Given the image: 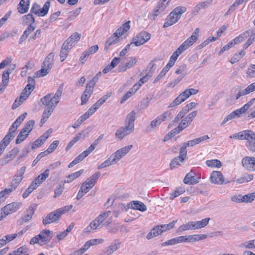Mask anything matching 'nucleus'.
<instances>
[{
	"label": "nucleus",
	"mask_w": 255,
	"mask_h": 255,
	"mask_svg": "<svg viewBox=\"0 0 255 255\" xmlns=\"http://www.w3.org/2000/svg\"><path fill=\"white\" fill-rule=\"evenodd\" d=\"M72 207L73 206L72 205H67L50 213L43 219V224L46 225L54 222H57L62 215L69 211Z\"/></svg>",
	"instance_id": "1"
},
{
	"label": "nucleus",
	"mask_w": 255,
	"mask_h": 255,
	"mask_svg": "<svg viewBox=\"0 0 255 255\" xmlns=\"http://www.w3.org/2000/svg\"><path fill=\"white\" fill-rule=\"evenodd\" d=\"M210 220V218H206L201 221L188 222L185 224L180 226L177 229L176 232L177 233H181L187 230H196L204 228L208 224Z\"/></svg>",
	"instance_id": "2"
},
{
	"label": "nucleus",
	"mask_w": 255,
	"mask_h": 255,
	"mask_svg": "<svg viewBox=\"0 0 255 255\" xmlns=\"http://www.w3.org/2000/svg\"><path fill=\"white\" fill-rule=\"evenodd\" d=\"M186 11V8L184 6H180L174 8L166 18V21L164 23L163 27L166 28L177 22L180 18L182 14Z\"/></svg>",
	"instance_id": "3"
},
{
	"label": "nucleus",
	"mask_w": 255,
	"mask_h": 255,
	"mask_svg": "<svg viewBox=\"0 0 255 255\" xmlns=\"http://www.w3.org/2000/svg\"><path fill=\"white\" fill-rule=\"evenodd\" d=\"M15 64H10L3 72L2 75V81L0 83V95L4 91L8 85L9 79V74L15 69Z\"/></svg>",
	"instance_id": "4"
},
{
	"label": "nucleus",
	"mask_w": 255,
	"mask_h": 255,
	"mask_svg": "<svg viewBox=\"0 0 255 255\" xmlns=\"http://www.w3.org/2000/svg\"><path fill=\"white\" fill-rule=\"evenodd\" d=\"M150 37V33L146 31H141L132 38L131 43H134L135 46H139L148 41Z\"/></svg>",
	"instance_id": "5"
},
{
	"label": "nucleus",
	"mask_w": 255,
	"mask_h": 255,
	"mask_svg": "<svg viewBox=\"0 0 255 255\" xmlns=\"http://www.w3.org/2000/svg\"><path fill=\"white\" fill-rule=\"evenodd\" d=\"M132 146V145L126 146L118 149L115 152L113 153L111 155V157L112 158V163H115V164H116L123 156H125L129 152Z\"/></svg>",
	"instance_id": "6"
},
{
	"label": "nucleus",
	"mask_w": 255,
	"mask_h": 255,
	"mask_svg": "<svg viewBox=\"0 0 255 255\" xmlns=\"http://www.w3.org/2000/svg\"><path fill=\"white\" fill-rule=\"evenodd\" d=\"M238 91L237 94V99H239L241 97L249 94L252 92L255 91V82L249 85L245 89L241 90L240 86L235 87L232 89V92Z\"/></svg>",
	"instance_id": "7"
},
{
	"label": "nucleus",
	"mask_w": 255,
	"mask_h": 255,
	"mask_svg": "<svg viewBox=\"0 0 255 255\" xmlns=\"http://www.w3.org/2000/svg\"><path fill=\"white\" fill-rule=\"evenodd\" d=\"M169 117V114L168 112H165L161 115L158 116L154 120L150 123V126L146 128V131L149 132L151 130V128H154L160 125L162 122L166 121Z\"/></svg>",
	"instance_id": "8"
},
{
	"label": "nucleus",
	"mask_w": 255,
	"mask_h": 255,
	"mask_svg": "<svg viewBox=\"0 0 255 255\" xmlns=\"http://www.w3.org/2000/svg\"><path fill=\"white\" fill-rule=\"evenodd\" d=\"M26 170V167H21L19 170L17 171V173L14 176L13 178L11 183V188L12 189V191L15 190L16 188L18 186L20 182L22 181L23 178V174H24Z\"/></svg>",
	"instance_id": "9"
},
{
	"label": "nucleus",
	"mask_w": 255,
	"mask_h": 255,
	"mask_svg": "<svg viewBox=\"0 0 255 255\" xmlns=\"http://www.w3.org/2000/svg\"><path fill=\"white\" fill-rule=\"evenodd\" d=\"M26 115L27 113L25 112L19 116L11 126L8 129L7 133L14 137L16 135V131L17 128L19 127L22 122L25 119Z\"/></svg>",
	"instance_id": "10"
},
{
	"label": "nucleus",
	"mask_w": 255,
	"mask_h": 255,
	"mask_svg": "<svg viewBox=\"0 0 255 255\" xmlns=\"http://www.w3.org/2000/svg\"><path fill=\"white\" fill-rule=\"evenodd\" d=\"M49 175V170L46 169L43 173L39 175L30 184V187L32 188L33 190L36 189L40 186L45 180L48 177Z\"/></svg>",
	"instance_id": "11"
},
{
	"label": "nucleus",
	"mask_w": 255,
	"mask_h": 255,
	"mask_svg": "<svg viewBox=\"0 0 255 255\" xmlns=\"http://www.w3.org/2000/svg\"><path fill=\"white\" fill-rule=\"evenodd\" d=\"M37 205L32 204L24 212V215L20 218L19 225L30 221L36 209Z\"/></svg>",
	"instance_id": "12"
},
{
	"label": "nucleus",
	"mask_w": 255,
	"mask_h": 255,
	"mask_svg": "<svg viewBox=\"0 0 255 255\" xmlns=\"http://www.w3.org/2000/svg\"><path fill=\"white\" fill-rule=\"evenodd\" d=\"M126 62L122 63L118 68V72H124L127 69L133 67L137 63V59L135 57H131L127 58Z\"/></svg>",
	"instance_id": "13"
},
{
	"label": "nucleus",
	"mask_w": 255,
	"mask_h": 255,
	"mask_svg": "<svg viewBox=\"0 0 255 255\" xmlns=\"http://www.w3.org/2000/svg\"><path fill=\"white\" fill-rule=\"evenodd\" d=\"M135 120L136 113L134 111H132L127 115L125 121V125L123 127L133 132Z\"/></svg>",
	"instance_id": "14"
},
{
	"label": "nucleus",
	"mask_w": 255,
	"mask_h": 255,
	"mask_svg": "<svg viewBox=\"0 0 255 255\" xmlns=\"http://www.w3.org/2000/svg\"><path fill=\"white\" fill-rule=\"evenodd\" d=\"M243 166L250 171H255V157L246 156L242 159Z\"/></svg>",
	"instance_id": "15"
},
{
	"label": "nucleus",
	"mask_w": 255,
	"mask_h": 255,
	"mask_svg": "<svg viewBox=\"0 0 255 255\" xmlns=\"http://www.w3.org/2000/svg\"><path fill=\"white\" fill-rule=\"evenodd\" d=\"M42 104L47 106L48 109L54 110L58 103H55V100L52 97V94H49L41 99Z\"/></svg>",
	"instance_id": "16"
},
{
	"label": "nucleus",
	"mask_w": 255,
	"mask_h": 255,
	"mask_svg": "<svg viewBox=\"0 0 255 255\" xmlns=\"http://www.w3.org/2000/svg\"><path fill=\"white\" fill-rule=\"evenodd\" d=\"M53 233L49 230H43L38 235L40 243L39 245L42 246L47 244L52 239Z\"/></svg>",
	"instance_id": "17"
},
{
	"label": "nucleus",
	"mask_w": 255,
	"mask_h": 255,
	"mask_svg": "<svg viewBox=\"0 0 255 255\" xmlns=\"http://www.w3.org/2000/svg\"><path fill=\"white\" fill-rule=\"evenodd\" d=\"M171 0H160L153 10V19H155V17L163 12L167 6L168 5L169 2Z\"/></svg>",
	"instance_id": "18"
},
{
	"label": "nucleus",
	"mask_w": 255,
	"mask_h": 255,
	"mask_svg": "<svg viewBox=\"0 0 255 255\" xmlns=\"http://www.w3.org/2000/svg\"><path fill=\"white\" fill-rule=\"evenodd\" d=\"M189 97V95L186 92V90L182 92L178 96L174 99V100L170 104L168 108H173L176 106H178L181 104L182 102L185 101Z\"/></svg>",
	"instance_id": "19"
},
{
	"label": "nucleus",
	"mask_w": 255,
	"mask_h": 255,
	"mask_svg": "<svg viewBox=\"0 0 255 255\" xmlns=\"http://www.w3.org/2000/svg\"><path fill=\"white\" fill-rule=\"evenodd\" d=\"M212 183L216 184H222L224 181V176L220 171H213L210 177Z\"/></svg>",
	"instance_id": "20"
},
{
	"label": "nucleus",
	"mask_w": 255,
	"mask_h": 255,
	"mask_svg": "<svg viewBox=\"0 0 255 255\" xmlns=\"http://www.w3.org/2000/svg\"><path fill=\"white\" fill-rule=\"evenodd\" d=\"M19 152V149L15 147L9 151L4 157L1 159L2 164H5L12 160Z\"/></svg>",
	"instance_id": "21"
},
{
	"label": "nucleus",
	"mask_w": 255,
	"mask_h": 255,
	"mask_svg": "<svg viewBox=\"0 0 255 255\" xmlns=\"http://www.w3.org/2000/svg\"><path fill=\"white\" fill-rule=\"evenodd\" d=\"M94 91V88L86 84V89L83 92L81 96V105H83L87 103L89 99L93 94Z\"/></svg>",
	"instance_id": "22"
},
{
	"label": "nucleus",
	"mask_w": 255,
	"mask_h": 255,
	"mask_svg": "<svg viewBox=\"0 0 255 255\" xmlns=\"http://www.w3.org/2000/svg\"><path fill=\"white\" fill-rule=\"evenodd\" d=\"M121 244V242L119 240H115L108 248L103 251V255H111L119 249Z\"/></svg>",
	"instance_id": "23"
},
{
	"label": "nucleus",
	"mask_w": 255,
	"mask_h": 255,
	"mask_svg": "<svg viewBox=\"0 0 255 255\" xmlns=\"http://www.w3.org/2000/svg\"><path fill=\"white\" fill-rule=\"evenodd\" d=\"M132 132H133L129 129L122 126L116 130L115 136L116 138L121 140Z\"/></svg>",
	"instance_id": "24"
},
{
	"label": "nucleus",
	"mask_w": 255,
	"mask_h": 255,
	"mask_svg": "<svg viewBox=\"0 0 255 255\" xmlns=\"http://www.w3.org/2000/svg\"><path fill=\"white\" fill-rule=\"evenodd\" d=\"M128 208H131L141 212L145 211L147 210L145 204L139 201H132L130 202L128 204Z\"/></svg>",
	"instance_id": "25"
},
{
	"label": "nucleus",
	"mask_w": 255,
	"mask_h": 255,
	"mask_svg": "<svg viewBox=\"0 0 255 255\" xmlns=\"http://www.w3.org/2000/svg\"><path fill=\"white\" fill-rule=\"evenodd\" d=\"M245 145L249 151L252 152H255V132L254 131H252Z\"/></svg>",
	"instance_id": "26"
},
{
	"label": "nucleus",
	"mask_w": 255,
	"mask_h": 255,
	"mask_svg": "<svg viewBox=\"0 0 255 255\" xmlns=\"http://www.w3.org/2000/svg\"><path fill=\"white\" fill-rule=\"evenodd\" d=\"M120 36L117 33V32H115L110 37L108 38V39L106 41L105 43V50H108L109 47L111 45H114L115 44L118 43L120 39H119V37Z\"/></svg>",
	"instance_id": "27"
},
{
	"label": "nucleus",
	"mask_w": 255,
	"mask_h": 255,
	"mask_svg": "<svg viewBox=\"0 0 255 255\" xmlns=\"http://www.w3.org/2000/svg\"><path fill=\"white\" fill-rule=\"evenodd\" d=\"M21 206V203L13 202L6 205L3 207V211L7 212V214H11L15 212Z\"/></svg>",
	"instance_id": "28"
},
{
	"label": "nucleus",
	"mask_w": 255,
	"mask_h": 255,
	"mask_svg": "<svg viewBox=\"0 0 255 255\" xmlns=\"http://www.w3.org/2000/svg\"><path fill=\"white\" fill-rule=\"evenodd\" d=\"M13 138V137L7 133L6 135L0 142V152L1 153L3 152L6 146Z\"/></svg>",
	"instance_id": "29"
},
{
	"label": "nucleus",
	"mask_w": 255,
	"mask_h": 255,
	"mask_svg": "<svg viewBox=\"0 0 255 255\" xmlns=\"http://www.w3.org/2000/svg\"><path fill=\"white\" fill-rule=\"evenodd\" d=\"M29 6V0H20L17 6L18 12L21 14L25 13L28 11Z\"/></svg>",
	"instance_id": "30"
},
{
	"label": "nucleus",
	"mask_w": 255,
	"mask_h": 255,
	"mask_svg": "<svg viewBox=\"0 0 255 255\" xmlns=\"http://www.w3.org/2000/svg\"><path fill=\"white\" fill-rule=\"evenodd\" d=\"M213 0H207L206 1L201 2L198 3L194 7V13L195 15L198 14L200 12L201 9H205L209 7L213 3Z\"/></svg>",
	"instance_id": "31"
},
{
	"label": "nucleus",
	"mask_w": 255,
	"mask_h": 255,
	"mask_svg": "<svg viewBox=\"0 0 255 255\" xmlns=\"http://www.w3.org/2000/svg\"><path fill=\"white\" fill-rule=\"evenodd\" d=\"M199 31L200 29L199 28H196L192 35L184 41L188 47L192 46L197 41L199 35Z\"/></svg>",
	"instance_id": "32"
},
{
	"label": "nucleus",
	"mask_w": 255,
	"mask_h": 255,
	"mask_svg": "<svg viewBox=\"0 0 255 255\" xmlns=\"http://www.w3.org/2000/svg\"><path fill=\"white\" fill-rule=\"evenodd\" d=\"M54 57V54L53 53L49 54L44 59L42 65L49 69H51L53 65Z\"/></svg>",
	"instance_id": "33"
},
{
	"label": "nucleus",
	"mask_w": 255,
	"mask_h": 255,
	"mask_svg": "<svg viewBox=\"0 0 255 255\" xmlns=\"http://www.w3.org/2000/svg\"><path fill=\"white\" fill-rule=\"evenodd\" d=\"M198 182V180H195V174H192V172L187 173L184 179V183L186 184L193 185Z\"/></svg>",
	"instance_id": "34"
},
{
	"label": "nucleus",
	"mask_w": 255,
	"mask_h": 255,
	"mask_svg": "<svg viewBox=\"0 0 255 255\" xmlns=\"http://www.w3.org/2000/svg\"><path fill=\"white\" fill-rule=\"evenodd\" d=\"M160 227H159V225H157L152 228L150 232L147 234L146 236V239L147 240H150L154 237H155L160 234H161L162 230L160 229Z\"/></svg>",
	"instance_id": "35"
},
{
	"label": "nucleus",
	"mask_w": 255,
	"mask_h": 255,
	"mask_svg": "<svg viewBox=\"0 0 255 255\" xmlns=\"http://www.w3.org/2000/svg\"><path fill=\"white\" fill-rule=\"evenodd\" d=\"M50 6V1H46L42 8L40 6L39 10H38L39 13H37V16H44L45 15H46L48 12V10H49Z\"/></svg>",
	"instance_id": "36"
},
{
	"label": "nucleus",
	"mask_w": 255,
	"mask_h": 255,
	"mask_svg": "<svg viewBox=\"0 0 255 255\" xmlns=\"http://www.w3.org/2000/svg\"><path fill=\"white\" fill-rule=\"evenodd\" d=\"M100 223L97 219L93 221L86 228L84 229V232L87 233H90L92 230H96L100 226Z\"/></svg>",
	"instance_id": "37"
},
{
	"label": "nucleus",
	"mask_w": 255,
	"mask_h": 255,
	"mask_svg": "<svg viewBox=\"0 0 255 255\" xmlns=\"http://www.w3.org/2000/svg\"><path fill=\"white\" fill-rule=\"evenodd\" d=\"M87 156V155H86V152H84V151L82 152L77 156L73 161L70 163L68 167L69 168L73 167L74 166L82 161Z\"/></svg>",
	"instance_id": "38"
},
{
	"label": "nucleus",
	"mask_w": 255,
	"mask_h": 255,
	"mask_svg": "<svg viewBox=\"0 0 255 255\" xmlns=\"http://www.w3.org/2000/svg\"><path fill=\"white\" fill-rule=\"evenodd\" d=\"M251 32H253L252 29H249L248 30H247L245 32L239 35L238 36L235 38L233 39L234 44H237L243 41L247 37L248 35Z\"/></svg>",
	"instance_id": "39"
},
{
	"label": "nucleus",
	"mask_w": 255,
	"mask_h": 255,
	"mask_svg": "<svg viewBox=\"0 0 255 255\" xmlns=\"http://www.w3.org/2000/svg\"><path fill=\"white\" fill-rule=\"evenodd\" d=\"M130 22V21L126 22L116 30V32H117L119 36H122L129 29L130 27L129 25Z\"/></svg>",
	"instance_id": "40"
},
{
	"label": "nucleus",
	"mask_w": 255,
	"mask_h": 255,
	"mask_svg": "<svg viewBox=\"0 0 255 255\" xmlns=\"http://www.w3.org/2000/svg\"><path fill=\"white\" fill-rule=\"evenodd\" d=\"M35 124V122L33 120L28 121L24 126L23 128L21 129L23 132L29 134L32 130Z\"/></svg>",
	"instance_id": "41"
},
{
	"label": "nucleus",
	"mask_w": 255,
	"mask_h": 255,
	"mask_svg": "<svg viewBox=\"0 0 255 255\" xmlns=\"http://www.w3.org/2000/svg\"><path fill=\"white\" fill-rule=\"evenodd\" d=\"M53 110H51L50 109L47 108L46 110H45L42 114V118L41 119L40 124H41L40 126H42V125L45 123L47 121V119L49 117V116L52 113Z\"/></svg>",
	"instance_id": "42"
},
{
	"label": "nucleus",
	"mask_w": 255,
	"mask_h": 255,
	"mask_svg": "<svg viewBox=\"0 0 255 255\" xmlns=\"http://www.w3.org/2000/svg\"><path fill=\"white\" fill-rule=\"evenodd\" d=\"M206 165L209 167L220 168L222 166L221 162L218 159H212L207 160Z\"/></svg>",
	"instance_id": "43"
},
{
	"label": "nucleus",
	"mask_w": 255,
	"mask_h": 255,
	"mask_svg": "<svg viewBox=\"0 0 255 255\" xmlns=\"http://www.w3.org/2000/svg\"><path fill=\"white\" fill-rule=\"evenodd\" d=\"M245 52L244 50H241L239 53H236L231 59L230 62L234 64L238 62L245 55Z\"/></svg>",
	"instance_id": "44"
},
{
	"label": "nucleus",
	"mask_w": 255,
	"mask_h": 255,
	"mask_svg": "<svg viewBox=\"0 0 255 255\" xmlns=\"http://www.w3.org/2000/svg\"><path fill=\"white\" fill-rule=\"evenodd\" d=\"M177 220H174V221H173L172 222H170L168 224H164V225H159V227H160V229L161 230H162V233L173 228L175 226V224L177 223Z\"/></svg>",
	"instance_id": "45"
},
{
	"label": "nucleus",
	"mask_w": 255,
	"mask_h": 255,
	"mask_svg": "<svg viewBox=\"0 0 255 255\" xmlns=\"http://www.w3.org/2000/svg\"><path fill=\"white\" fill-rule=\"evenodd\" d=\"M112 95V93H108L106 95H104L101 99L98 100L95 104L94 106H97L99 108L106 101L109 99Z\"/></svg>",
	"instance_id": "46"
},
{
	"label": "nucleus",
	"mask_w": 255,
	"mask_h": 255,
	"mask_svg": "<svg viewBox=\"0 0 255 255\" xmlns=\"http://www.w3.org/2000/svg\"><path fill=\"white\" fill-rule=\"evenodd\" d=\"M254 178V176L252 174H245L243 176L238 178L237 180V182L238 183H243L245 182H247L252 180Z\"/></svg>",
	"instance_id": "47"
},
{
	"label": "nucleus",
	"mask_w": 255,
	"mask_h": 255,
	"mask_svg": "<svg viewBox=\"0 0 255 255\" xmlns=\"http://www.w3.org/2000/svg\"><path fill=\"white\" fill-rule=\"evenodd\" d=\"M185 161L181 160V159L179 156L174 158L170 163V167L171 169L177 168L180 165V162H184Z\"/></svg>",
	"instance_id": "48"
},
{
	"label": "nucleus",
	"mask_w": 255,
	"mask_h": 255,
	"mask_svg": "<svg viewBox=\"0 0 255 255\" xmlns=\"http://www.w3.org/2000/svg\"><path fill=\"white\" fill-rule=\"evenodd\" d=\"M29 134L27 133H25V132H23L22 130L20 131L19 134H18L16 139L15 140L16 144H20L22 141H23L28 136Z\"/></svg>",
	"instance_id": "49"
},
{
	"label": "nucleus",
	"mask_w": 255,
	"mask_h": 255,
	"mask_svg": "<svg viewBox=\"0 0 255 255\" xmlns=\"http://www.w3.org/2000/svg\"><path fill=\"white\" fill-rule=\"evenodd\" d=\"M253 130H245L239 132V139L240 140H246L249 139L251 134Z\"/></svg>",
	"instance_id": "50"
},
{
	"label": "nucleus",
	"mask_w": 255,
	"mask_h": 255,
	"mask_svg": "<svg viewBox=\"0 0 255 255\" xmlns=\"http://www.w3.org/2000/svg\"><path fill=\"white\" fill-rule=\"evenodd\" d=\"M83 169H81L77 172L71 174L67 177L66 182L68 183L72 182L74 179L79 177L83 173Z\"/></svg>",
	"instance_id": "51"
},
{
	"label": "nucleus",
	"mask_w": 255,
	"mask_h": 255,
	"mask_svg": "<svg viewBox=\"0 0 255 255\" xmlns=\"http://www.w3.org/2000/svg\"><path fill=\"white\" fill-rule=\"evenodd\" d=\"M185 192V190L182 187L177 188L172 193L170 194L169 199L173 200L175 198L178 197Z\"/></svg>",
	"instance_id": "52"
},
{
	"label": "nucleus",
	"mask_w": 255,
	"mask_h": 255,
	"mask_svg": "<svg viewBox=\"0 0 255 255\" xmlns=\"http://www.w3.org/2000/svg\"><path fill=\"white\" fill-rule=\"evenodd\" d=\"M23 21L25 23H29L32 24L34 23L35 19L32 13H29L27 15H25L22 17Z\"/></svg>",
	"instance_id": "53"
},
{
	"label": "nucleus",
	"mask_w": 255,
	"mask_h": 255,
	"mask_svg": "<svg viewBox=\"0 0 255 255\" xmlns=\"http://www.w3.org/2000/svg\"><path fill=\"white\" fill-rule=\"evenodd\" d=\"M187 146L183 143V145L181 147L179 151V155L178 156L181 159V160L185 161L187 156V151L186 150Z\"/></svg>",
	"instance_id": "54"
},
{
	"label": "nucleus",
	"mask_w": 255,
	"mask_h": 255,
	"mask_svg": "<svg viewBox=\"0 0 255 255\" xmlns=\"http://www.w3.org/2000/svg\"><path fill=\"white\" fill-rule=\"evenodd\" d=\"M255 199V192L246 194L243 196V202L246 203H251Z\"/></svg>",
	"instance_id": "55"
},
{
	"label": "nucleus",
	"mask_w": 255,
	"mask_h": 255,
	"mask_svg": "<svg viewBox=\"0 0 255 255\" xmlns=\"http://www.w3.org/2000/svg\"><path fill=\"white\" fill-rule=\"evenodd\" d=\"M101 72L99 71L98 73L87 84L89 86L94 88L96 83L98 82L99 78L101 76Z\"/></svg>",
	"instance_id": "56"
},
{
	"label": "nucleus",
	"mask_w": 255,
	"mask_h": 255,
	"mask_svg": "<svg viewBox=\"0 0 255 255\" xmlns=\"http://www.w3.org/2000/svg\"><path fill=\"white\" fill-rule=\"evenodd\" d=\"M115 163H112V158L110 156L108 159L106 160L104 162L99 165L97 168L98 169H101L104 168H106L111 165L114 164Z\"/></svg>",
	"instance_id": "57"
},
{
	"label": "nucleus",
	"mask_w": 255,
	"mask_h": 255,
	"mask_svg": "<svg viewBox=\"0 0 255 255\" xmlns=\"http://www.w3.org/2000/svg\"><path fill=\"white\" fill-rule=\"evenodd\" d=\"M63 92V87L62 85L60 86L57 90L56 91L55 94L54 95L52 94V97L55 99V103H59V100L60 99Z\"/></svg>",
	"instance_id": "58"
},
{
	"label": "nucleus",
	"mask_w": 255,
	"mask_h": 255,
	"mask_svg": "<svg viewBox=\"0 0 255 255\" xmlns=\"http://www.w3.org/2000/svg\"><path fill=\"white\" fill-rule=\"evenodd\" d=\"M239 247L241 248H246L250 250L255 249L254 244L253 242V240H251L242 243L240 245Z\"/></svg>",
	"instance_id": "59"
},
{
	"label": "nucleus",
	"mask_w": 255,
	"mask_h": 255,
	"mask_svg": "<svg viewBox=\"0 0 255 255\" xmlns=\"http://www.w3.org/2000/svg\"><path fill=\"white\" fill-rule=\"evenodd\" d=\"M247 74V77L250 78L255 77V64H252L249 67Z\"/></svg>",
	"instance_id": "60"
},
{
	"label": "nucleus",
	"mask_w": 255,
	"mask_h": 255,
	"mask_svg": "<svg viewBox=\"0 0 255 255\" xmlns=\"http://www.w3.org/2000/svg\"><path fill=\"white\" fill-rule=\"evenodd\" d=\"M218 37H209L208 39H207L206 40H205L203 42H202L200 45H199L198 47L199 49H201L206 46H207L208 44H209L210 42L212 41H214L217 39Z\"/></svg>",
	"instance_id": "61"
},
{
	"label": "nucleus",
	"mask_w": 255,
	"mask_h": 255,
	"mask_svg": "<svg viewBox=\"0 0 255 255\" xmlns=\"http://www.w3.org/2000/svg\"><path fill=\"white\" fill-rule=\"evenodd\" d=\"M111 214V212L110 211L105 212L103 214L99 215L96 219L100 223H103L106 219L109 217Z\"/></svg>",
	"instance_id": "62"
},
{
	"label": "nucleus",
	"mask_w": 255,
	"mask_h": 255,
	"mask_svg": "<svg viewBox=\"0 0 255 255\" xmlns=\"http://www.w3.org/2000/svg\"><path fill=\"white\" fill-rule=\"evenodd\" d=\"M69 52V50L67 49V48H63V47H61V49L60 52V57L61 62H63L65 60L67 55H68Z\"/></svg>",
	"instance_id": "63"
},
{
	"label": "nucleus",
	"mask_w": 255,
	"mask_h": 255,
	"mask_svg": "<svg viewBox=\"0 0 255 255\" xmlns=\"http://www.w3.org/2000/svg\"><path fill=\"white\" fill-rule=\"evenodd\" d=\"M17 255H26L28 249L26 246H22L15 250Z\"/></svg>",
	"instance_id": "64"
}]
</instances>
